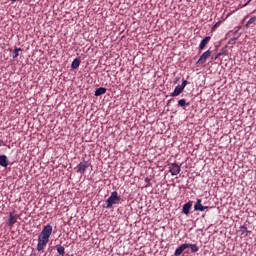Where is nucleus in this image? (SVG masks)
Here are the masks:
<instances>
[{
    "instance_id": "nucleus-1",
    "label": "nucleus",
    "mask_w": 256,
    "mask_h": 256,
    "mask_svg": "<svg viewBox=\"0 0 256 256\" xmlns=\"http://www.w3.org/2000/svg\"><path fill=\"white\" fill-rule=\"evenodd\" d=\"M121 196L117 191H113L108 199L105 201L104 209H113V205H119Z\"/></svg>"
},
{
    "instance_id": "nucleus-2",
    "label": "nucleus",
    "mask_w": 256,
    "mask_h": 256,
    "mask_svg": "<svg viewBox=\"0 0 256 256\" xmlns=\"http://www.w3.org/2000/svg\"><path fill=\"white\" fill-rule=\"evenodd\" d=\"M88 167H91V162L83 160L76 166V173H79L80 175H85V171H87Z\"/></svg>"
},
{
    "instance_id": "nucleus-3",
    "label": "nucleus",
    "mask_w": 256,
    "mask_h": 256,
    "mask_svg": "<svg viewBox=\"0 0 256 256\" xmlns=\"http://www.w3.org/2000/svg\"><path fill=\"white\" fill-rule=\"evenodd\" d=\"M52 233H53V226H51V224H47L46 226L43 227L39 237L48 239L49 241V237H51Z\"/></svg>"
},
{
    "instance_id": "nucleus-4",
    "label": "nucleus",
    "mask_w": 256,
    "mask_h": 256,
    "mask_svg": "<svg viewBox=\"0 0 256 256\" xmlns=\"http://www.w3.org/2000/svg\"><path fill=\"white\" fill-rule=\"evenodd\" d=\"M17 219H19V214H16L15 211L9 212L8 227H13L17 223Z\"/></svg>"
},
{
    "instance_id": "nucleus-5",
    "label": "nucleus",
    "mask_w": 256,
    "mask_h": 256,
    "mask_svg": "<svg viewBox=\"0 0 256 256\" xmlns=\"http://www.w3.org/2000/svg\"><path fill=\"white\" fill-rule=\"evenodd\" d=\"M211 53V50H207L206 52H204L196 62V65H204V63L209 59V57H211Z\"/></svg>"
},
{
    "instance_id": "nucleus-6",
    "label": "nucleus",
    "mask_w": 256,
    "mask_h": 256,
    "mask_svg": "<svg viewBox=\"0 0 256 256\" xmlns=\"http://www.w3.org/2000/svg\"><path fill=\"white\" fill-rule=\"evenodd\" d=\"M48 243L49 240L47 238H42L41 236H38L37 251H43V249L47 247Z\"/></svg>"
},
{
    "instance_id": "nucleus-7",
    "label": "nucleus",
    "mask_w": 256,
    "mask_h": 256,
    "mask_svg": "<svg viewBox=\"0 0 256 256\" xmlns=\"http://www.w3.org/2000/svg\"><path fill=\"white\" fill-rule=\"evenodd\" d=\"M169 173H171L172 176L179 175L181 173V166L177 163H173L169 167Z\"/></svg>"
},
{
    "instance_id": "nucleus-8",
    "label": "nucleus",
    "mask_w": 256,
    "mask_h": 256,
    "mask_svg": "<svg viewBox=\"0 0 256 256\" xmlns=\"http://www.w3.org/2000/svg\"><path fill=\"white\" fill-rule=\"evenodd\" d=\"M201 203H202V200L201 199H197V201H196V203L194 205V211H201V212H203V211L209 209V206H203V204H201Z\"/></svg>"
},
{
    "instance_id": "nucleus-9",
    "label": "nucleus",
    "mask_w": 256,
    "mask_h": 256,
    "mask_svg": "<svg viewBox=\"0 0 256 256\" xmlns=\"http://www.w3.org/2000/svg\"><path fill=\"white\" fill-rule=\"evenodd\" d=\"M191 207H193V201H188L185 203L182 207V213L184 215H189V212L191 211Z\"/></svg>"
},
{
    "instance_id": "nucleus-10",
    "label": "nucleus",
    "mask_w": 256,
    "mask_h": 256,
    "mask_svg": "<svg viewBox=\"0 0 256 256\" xmlns=\"http://www.w3.org/2000/svg\"><path fill=\"white\" fill-rule=\"evenodd\" d=\"M210 41H211V36H206L204 39H202L199 45V50L203 51V49L207 47Z\"/></svg>"
},
{
    "instance_id": "nucleus-11",
    "label": "nucleus",
    "mask_w": 256,
    "mask_h": 256,
    "mask_svg": "<svg viewBox=\"0 0 256 256\" xmlns=\"http://www.w3.org/2000/svg\"><path fill=\"white\" fill-rule=\"evenodd\" d=\"M185 91L180 85L176 86L174 91L170 94V97H179L180 94Z\"/></svg>"
},
{
    "instance_id": "nucleus-12",
    "label": "nucleus",
    "mask_w": 256,
    "mask_h": 256,
    "mask_svg": "<svg viewBox=\"0 0 256 256\" xmlns=\"http://www.w3.org/2000/svg\"><path fill=\"white\" fill-rule=\"evenodd\" d=\"M0 166L9 167V159L7 158V155H0Z\"/></svg>"
},
{
    "instance_id": "nucleus-13",
    "label": "nucleus",
    "mask_w": 256,
    "mask_h": 256,
    "mask_svg": "<svg viewBox=\"0 0 256 256\" xmlns=\"http://www.w3.org/2000/svg\"><path fill=\"white\" fill-rule=\"evenodd\" d=\"M107 93V88L99 87L95 90L94 95L95 97H101V95H105Z\"/></svg>"
},
{
    "instance_id": "nucleus-14",
    "label": "nucleus",
    "mask_w": 256,
    "mask_h": 256,
    "mask_svg": "<svg viewBox=\"0 0 256 256\" xmlns=\"http://www.w3.org/2000/svg\"><path fill=\"white\" fill-rule=\"evenodd\" d=\"M79 65H81V57H77L72 61L71 69L72 70L79 69Z\"/></svg>"
},
{
    "instance_id": "nucleus-15",
    "label": "nucleus",
    "mask_w": 256,
    "mask_h": 256,
    "mask_svg": "<svg viewBox=\"0 0 256 256\" xmlns=\"http://www.w3.org/2000/svg\"><path fill=\"white\" fill-rule=\"evenodd\" d=\"M255 22H256V16L250 18V19L248 20V22L246 23L245 27H246L247 29H249V27H255Z\"/></svg>"
},
{
    "instance_id": "nucleus-16",
    "label": "nucleus",
    "mask_w": 256,
    "mask_h": 256,
    "mask_svg": "<svg viewBox=\"0 0 256 256\" xmlns=\"http://www.w3.org/2000/svg\"><path fill=\"white\" fill-rule=\"evenodd\" d=\"M188 245V249H191V253H197L199 251V246H197V244H189Z\"/></svg>"
},
{
    "instance_id": "nucleus-17",
    "label": "nucleus",
    "mask_w": 256,
    "mask_h": 256,
    "mask_svg": "<svg viewBox=\"0 0 256 256\" xmlns=\"http://www.w3.org/2000/svg\"><path fill=\"white\" fill-rule=\"evenodd\" d=\"M189 102H187V100H185V99H180L179 101H178V107H183V108H185V107H189Z\"/></svg>"
},
{
    "instance_id": "nucleus-18",
    "label": "nucleus",
    "mask_w": 256,
    "mask_h": 256,
    "mask_svg": "<svg viewBox=\"0 0 256 256\" xmlns=\"http://www.w3.org/2000/svg\"><path fill=\"white\" fill-rule=\"evenodd\" d=\"M56 250L60 255H65V247H63L61 244L56 245Z\"/></svg>"
},
{
    "instance_id": "nucleus-19",
    "label": "nucleus",
    "mask_w": 256,
    "mask_h": 256,
    "mask_svg": "<svg viewBox=\"0 0 256 256\" xmlns=\"http://www.w3.org/2000/svg\"><path fill=\"white\" fill-rule=\"evenodd\" d=\"M240 231L242 233V235H249V230H247V226L246 225H242L240 226Z\"/></svg>"
},
{
    "instance_id": "nucleus-20",
    "label": "nucleus",
    "mask_w": 256,
    "mask_h": 256,
    "mask_svg": "<svg viewBox=\"0 0 256 256\" xmlns=\"http://www.w3.org/2000/svg\"><path fill=\"white\" fill-rule=\"evenodd\" d=\"M19 51H21V48L14 49L12 59H17V57H19Z\"/></svg>"
},
{
    "instance_id": "nucleus-21",
    "label": "nucleus",
    "mask_w": 256,
    "mask_h": 256,
    "mask_svg": "<svg viewBox=\"0 0 256 256\" xmlns=\"http://www.w3.org/2000/svg\"><path fill=\"white\" fill-rule=\"evenodd\" d=\"M227 46H225L224 48H222L221 50H220V52L218 53V57H221V56H223V55H227Z\"/></svg>"
},
{
    "instance_id": "nucleus-22",
    "label": "nucleus",
    "mask_w": 256,
    "mask_h": 256,
    "mask_svg": "<svg viewBox=\"0 0 256 256\" xmlns=\"http://www.w3.org/2000/svg\"><path fill=\"white\" fill-rule=\"evenodd\" d=\"M236 41H237V38L232 37V38L228 41V45H235Z\"/></svg>"
},
{
    "instance_id": "nucleus-23",
    "label": "nucleus",
    "mask_w": 256,
    "mask_h": 256,
    "mask_svg": "<svg viewBox=\"0 0 256 256\" xmlns=\"http://www.w3.org/2000/svg\"><path fill=\"white\" fill-rule=\"evenodd\" d=\"M241 37V32H239V30H237L235 33H234V39H239Z\"/></svg>"
},
{
    "instance_id": "nucleus-24",
    "label": "nucleus",
    "mask_w": 256,
    "mask_h": 256,
    "mask_svg": "<svg viewBox=\"0 0 256 256\" xmlns=\"http://www.w3.org/2000/svg\"><path fill=\"white\" fill-rule=\"evenodd\" d=\"M188 84H189V82L187 80H184L182 82V84L180 85V87L185 90V87H187Z\"/></svg>"
},
{
    "instance_id": "nucleus-25",
    "label": "nucleus",
    "mask_w": 256,
    "mask_h": 256,
    "mask_svg": "<svg viewBox=\"0 0 256 256\" xmlns=\"http://www.w3.org/2000/svg\"><path fill=\"white\" fill-rule=\"evenodd\" d=\"M253 0H248L244 5H243V7H247V5L249 4V3H251Z\"/></svg>"
},
{
    "instance_id": "nucleus-26",
    "label": "nucleus",
    "mask_w": 256,
    "mask_h": 256,
    "mask_svg": "<svg viewBox=\"0 0 256 256\" xmlns=\"http://www.w3.org/2000/svg\"><path fill=\"white\" fill-rule=\"evenodd\" d=\"M2 145H4V142L2 139H0V147H2Z\"/></svg>"
},
{
    "instance_id": "nucleus-27",
    "label": "nucleus",
    "mask_w": 256,
    "mask_h": 256,
    "mask_svg": "<svg viewBox=\"0 0 256 256\" xmlns=\"http://www.w3.org/2000/svg\"><path fill=\"white\" fill-rule=\"evenodd\" d=\"M220 56H218V54H216V56L214 57V61H217V58H219Z\"/></svg>"
},
{
    "instance_id": "nucleus-28",
    "label": "nucleus",
    "mask_w": 256,
    "mask_h": 256,
    "mask_svg": "<svg viewBox=\"0 0 256 256\" xmlns=\"http://www.w3.org/2000/svg\"><path fill=\"white\" fill-rule=\"evenodd\" d=\"M172 101L173 99L168 100L167 105L171 104Z\"/></svg>"
},
{
    "instance_id": "nucleus-29",
    "label": "nucleus",
    "mask_w": 256,
    "mask_h": 256,
    "mask_svg": "<svg viewBox=\"0 0 256 256\" xmlns=\"http://www.w3.org/2000/svg\"><path fill=\"white\" fill-rule=\"evenodd\" d=\"M10 1L15 2V1H17V0H10Z\"/></svg>"
},
{
    "instance_id": "nucleus-30",
    "label": "nucleus",
    "mask_w": 256,
    "mask_h": 256,
    "mask_svg": "<svg viewBox=\"0 0 256 256\" xmlns=\"http://www.w3.org/2000/svg\"><path fill=\"white\" fill-rule=\"evenodd\" d=\"M177 81H179V79H178V78H176V82H177Z\"/></svg>"
}]
</instances>
